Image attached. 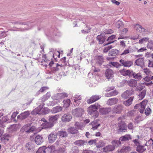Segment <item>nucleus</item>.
Segmentation results:
<instances>
[{
	"instance_id": "4c0bfd02",
	"label": "nucleus",
	"mask_w": 153,
	"mask_h": 153,
	"mask_svg": "<svg viewBox=\"0 0 153 153\" xmlns=\"http://www.w3.org/2000/svg\"><path fill=\"white\" fill-rule=\"evenodd\" d=\"M146 93V90H143L138 94L139 100H142L145 97Z\"/></svg>"
},
{
	"instance_id": "cd10ccee",
	"label": "nucleus",
	"mask_w": 153,
	"mask_h": 153,
	"mask_svg": "<svg viewBox=\"0 0 153 153\" xmlns=\"http://www.w3.org/2000/svg\"><path fill=\"white\" fill-rule=\"evenodd\" d=\"M116 36L115 35H112L110 36H109L108 39L106 40L107 41H108V43L104 45V46H105L106 45H108L111 43H113L114 42V41L112 40L115 38Z\"/></svg>"
},
{
	"instance_id": "2eb2a0df",
	"label": "nucleus",
	"mask_w": 153,
	"mask_h": 153,
	"mask_svg": "<svg viewBox=\"0 0 153 153\" xmlns=\"http://www.w3.org/2000/svg\"><path fill=\"white\" fill-rule=\"evenodd\" d=\"M54 123L47 121L42 123L41 125V126L42 128H50L54 126Z\"/></svg>"
},
{
	"instance_id": "39448f33",
	"label": "nucleus",
	"mask_w": 153,
	"mask_h": 153,
	"mask_svg": "<svg viewBox=\"0 0 153 153\" xmlns=\"http://www.w3.org/2000/svg\"><path fill=\"white\" fill-rule=\"evenodd\" d=\"M134 92L132 89H129L123 93L121 96L123 98H126L134 94Z\"/></svg>"
},
{
	"instance_id": "9d476101",
	"label": "nucleus",
	"mask_w": 153,
	"mask_h": 153,
	"mask_svg": "<svg viewBox=\"0 0 153 153\" xmlns=\"http://www.w3.org/2000/svg\"><path fill=\"white\" fill-rule=\"evenodd\" d=\"M101 97L100 96L97 95L92 96L90 99L87 100V102L88 104L91 103L99 99Z\"/></svg>"
},
{
	"instance_id": "13d9d810",
	"label": "nucleus",
	"mask_w": 153,
	"mask_h": 153,
	"mask_svg": "<svg viewBox=\"0 0 153 153\" xmlns=\"http://www.w3.org/2000/svg\"><path fill=\"white\" fill-rule=\"evenodd\" d=\"M145 114L146 116L149 115L151 113V110L149 107L147 108L145 110Z\"/></svg>"
},
{
	"instance_id": "473e14b6",
	"label": "nucleus",
	"mask_w": 153,
	"mask_h": 153,
	"mask_svg": "<svg viewBox=\"0 0 153 153\" xmlns=\"http://www.w3.org/2000/svg\"><path fill=\"white\" fill-rule=\"evenodd\" d=\"M34 21H28L27 22H21L17 21L16 22H13L12 23L14 24H18L20 25H27L28 26L29 25V24L31 23H33Z\"/></svg>"
},
{
	"instance_id": "6ab92c4d",
	"label": "nucleus",
	"mask_w": 153,
	"mask_h": 153,
	"mask_svg": "<svg viewBox=\"0 0 153 153\" xmlns=\"http://www.w3.org/2000/svg\"><path fill=\"white\" fill-rule=\"evenodd\" d=\"M135 64L140 67H142L144 65V62L143 58H139L136 60L135 61Z\"/></svg>"
},
{
	"instance_id": "c9c22d12",
	"label": "nucleus",
	"mask_w": 153,
	"mask_h": 153,
	"mask_svg": "<svg viewBox=\"0 0 153 153\" xmlns=\"http://www.w3.org/2000/svg\"><path fill=\"white\" fill-rule=\"evenodd\" d=\"M118 93V92L117 90H114L111 91L110 92L107 93L105 94V95L107 97L114 96L117 95Z\"/></svg>"
},
{
	"instance_id": "f8f14e48",
	"label": "nucleus",
	"mask_w": 153,
	"mask_h": 153,
	"mask_svg": "<svg viewBox=\"0 0 153 153\" xmlns=\"http://www.w3.org/2000/svg\"><path fill=\"white\" fill-rule=\"evenodd\" d=\"M57 134H54L51 133L48 135V139L49 142L50 143H53L56 140L57 137Z\"/></svg>"
},
{
	"instance_id": "f03ea898",
	"label": "nucleus",
	"mask_w": 153,
	"mask_h": 153,
	"mask_svg": "<svg viewBox=\"0 0 153 153\" xmlns=\"http://www.w3.org/2000/svg\"><path fill=\"white\" fill-rule=\"evenodd\" d=\"M147 102L146 100H144L140 103L136 104L134 106V108L138 109L139 110L140 113H143L144 111Z\"/></svg>"
},
{
	"instance_id": "4be33fe9",
	"label": "nucleus",
	"mask_w": 153,
	"mask_h": 153,
	"mask_svg": "<svg viewBox=\"0 0 153 153\" xmlns=\"http://www.w3.org/2000/svg\"><path fill=\"white\" fill-rule=\"evenodd\" d=\"M127 83L130 87H134L137 85V82L136 80L132 79L127 81Z\"/></svg>"
},
{
	"instance_id": "f257e3e1",
	"label": "nucleus",
	"mask_w": 153,
	"mask_h": 153,
	"mask_svg": "<svg viewBox=\"0 0 153 153\" xmlns=\"http://www.w3.org/2000/svg\"><path fill=\"white\" fill-rule=\"evenodd\" d=\"M100 107V105L98 104L91 105L87 109L88 114L91 115L93 118L95 119L97 118L99 114L97 109Z\"/></svg>"
},
{
	"instance_id": "5701e85b",
	"label": "nucleus",
	"mask_w": 153,
	"mask_h": 153,
	"mask_svg": "<svg viewBox=\"0 0 153 153\" xmlns=\"http://www.w3.org/2000/svg\"><path fill=\"white\" fill-rule=\"evenodd\" d=\"M111 110L110 107L101 108L100 109V112L102 114H105L110 112Z\"/></svg>"
},
{
	"instance_id": "0eeeda50",
	"label": "nucleus",
	"mask_w": 153,
	"mask_h": 153,
	"mask_svg": "<svg viewBox=\"0 0 153 153\" xmlns=\"http://www.w3.org/2000/svg\"><path fill=\"white\" fill-rule=\"evenodd\" d=\"M106 39V36L103 34H101L98 35L97 37V39L98 41L100 44H102L105 42Z\"/></svg>"
},
{
	"instance_id": "412c9836",
	"label": "nucleus",
	"mask_w": 153,
	"mask_h": 153,
	"mask_svg": "<svg viewBox=\"0 0 153 153\" xmlns=\"http://www.w3.org/2000/svg\"><path fill=\"white\" fill-rule=\"evenodd\" d=\"M87 143V141H85L84 140H76L75 141L74 144L78 146H83L86 143Z\"/></svg>"
},
{
	"instance_id": "8fccbe9b",
	"label": "nucleus",
	"mask_w": 153,
	"mask_h": 153,
	"mask_svg": "<svg viewBox=\"0 0 153 153\" xmlns=\"http://www.w3.org/2000/svg\"><path fill=\"white\" fill-rule=\"evenodd\" d=\"M30 126V124H28L25 125L21 129V131H25V132L27 133V132L28 131V129Z\"/></svg>"
},
{
	"instance_id": "a211bd4d",
	"label": "nucleus",
	"mask_w": 153,
	"mask_h": 153,
	"mask_svg": "<svg viewBox=\"0 0 153 153\" xmlns=\"http://www.w3.org/2000/svg\"><path fill=\"white\" fill-rule=\"evenodd\" d=\"M118 101L117 98H114L109 99L107 102V104L109 105H112L117 104Z\"/></svg>"
},
{
	"instance_id": "603ef678",
	"label": "nucleus",
	"mask_w": 153,
	"mask_h": 153,
	"mask_svg": "<svg viewBox=\"0 0 153 153\" xmlns=\"http://www.w3.org/2000/svg\"><path fill=\"white\" fill-rule=\"evenodd\" d=\"M70 152L71 153H78L79 152L78 149L76 146L73 147Z\"/></svg>"
},
{
	"instance_id": "20e7f679",
	"label": "nucleus",
	"mask_w": 153,
	"mask_h": 153,
	"mask_svg": "<svg viewBox=\"0 0 153 153\" xmlns=\"http://www.w3.org/2000/svg\"><path fill=\"white\" fill-rule=\"evenodd\" d=\"M120 62L122 64L121 65L125 67H130L133 65V62L132 61L129 60H124L121 59L120 60Z\"/></svg>"
},
{
	"instance_id": "4d7b16f0",
	"label": "nucleus",
	"mask_w": 153,
	"mask_h": 153,
	"mask_svg": "<svg viewBox=\"0 0 153 153\" xmlns=\"http://www.w3.org/2000/svg\"><path fill=\"white\" fill-rule=\"evenodd\" d=\"M128 70H126L125 69H123L120 71V74L124 76H126L128 75Z\"/></svg>"
},
{
	"instance_id": "bb28decb",
	"label": "nucleus",
	"mask_w": 153,
	"mask_h": 153,
	"mask_svg": "<svg viewBox=\"0 0 153 153\" xmlns=\"http://www.w3.org/2000/svg\"><path fill=\"white\" fill-rule=\"evenodd\" d=\"M134 98L133 97H131L128 100L124 101L123 103L124 105L126 106H129L131 104Z\"/></svg>"
},
{
	"instance_id": "9b49d317",
	"label": "nucleus",
	"mask_w": 153,
	"mask_h": 153,
	"mask_svg": "<svg viewBox=\"0 0 153 153\" xmlns=\"http://www.w3.org/2000/svg\"><path fill=\"white\" fill-rule=\"evenodd\" d=\"M3 115V113L1 111H0V125H1L8 120V118L7 116H4Z\"/></svg>"
},
{
	"instance_id": "bf43d9fd",
	"label": "nucleus",
	"mask_w": 153,
	"mask_h": 153,
	"mask_svg": "<svg viewBox=\"0 0 153 153\" xmlns=\"http://www.w3.org/2000/svg\"><path fill=\"white\" fill-rule=\"evenodd\" d=\"M113 48L112 45H110L108 47H105L104 48L103 51V52L104 53H106L110 49Z\"/></svg>"
},
{
	"instance_id": "49530a36",
	"label": "nucleus",
	"mask_w": 153,
	"mask_h": 153,
	"mask_svg": "<svg viewBox=\"0 0 153 153\" xmlns=\"http://www.w3.org/2000/svg\"><path fill=\"white\" fill-rule=\"evenodd\" d=\"M149 38L148 37H145L139 40V42L140 43L142 44L146 42H149Z\"/></svg>"
},
{
	"instance_id": "5fc2aeb1",
	"label": "nucleus",
	"mask_w": 153,
	"mask_h": 153,
	"mask_svg": "<svg viewBox=\"0 0 153 153\" xmlns=\"http://www.w3.org/2000/svg\"><path fill=\"white\" fill-rule=\"evenodd\" d=\"M116 27L118 28L122 27H123V23L121 21H118L116 23Z\"/></svg>"
},
{
	"instance_id": "37998d69",
	"label": "nucleus",
	"mask_w": 153,
	"mask_h": 153,
	"mask_svg": "<svg viewBox=\"0 0 153 153\" xmlns=\"http://www.w3.org/2000/svg\"><path fill=\"white\" fill-rule=\"evenodd\" d=\"M64 103V106L67 108L70 105L71 101L69 99H67L63 101Z\"/></svg>"
},
{
	"instance_id": "774afa93",
	"label": "nucleus",
	"mask_w": 153,
	"mask_h": 153,
	"mask_svg": "<svg viewBox=\"0 0 153 153\" xmlns=\"http://www.w3.org/2000/svg\"><path fill=\"white\" fill-rule=\"evenodd\" d=\"M16 130V128L15 126L13 125L9 129V132L11 133L14 131H15Z\"/></svg>"
},
{
	"instance_id": "dca6fc26",
	"label": "nucleus",
	"mask_w": 153,
	"mask_h": 153,
	"mask_svg": "<svg viewBox=\"0 0 153 153\" xmlns=\"http://www.w3.org/2000/svg\"><path fill=\"white\" fill-rule=\"evenodd\" d=\"M134 28L137 31L140 32L142 33H144L147 31V30L143 27L141 25L137 24H135Z\"/></svg>"
},
{
	"instance_id": "de8ad7c7",
	"label": "nucleus",
	"mask_w": 153,
	"mask_h": 153,
	"mask_svg": "<svg viewBox=\"0 0 153 153\" xmlns=\"http://www.w3.org/2000/svg\"><path fill=\"white\" fill-rule=\"evenodd\" d=\"M97 61L99 65H101L104 62V59L102 56H97Z\"/></svg>"
},
{
	"instance_id": "864d4df0",
	"label": "nucleus",
	"mask_w": 153,
	"mask_h": 153,
	"mask_svg": "<svg viewBox=\"0 0 153 153\" xmlns=\"http://www.w3.org/2000/svg\"><path fill=\"white\" fill-rule=\"evenodd\" d=\"M44 153H52V148L51 147L45 148Z\"/></svg>"
},
{
	"instance_id": "4468645a",
	"label": "nucleus",
	"mask_w": 153,
	"mask_h": 153,
	"mask_svg": "<svg viewBox=\"0 0 153 153\" xmlns=\"http://www.w3.org/2000/svg\"><path fill=\"white\" fill-rule=\"evenodd\" d=\"M30 112L28 111L22 113L18 116L17 118L19 120H22L27 118L30 114Z\"/></svg>"
},
{
	"instance_id": "393cba45",
	"label": "nucleus",
	"mask_w": 153,
	"mask_h": 153,
	"mask_svg": "<svg viewBox=\"0 0 153 153\" xmlns=\"http://www.w3.org/2000/svg\"><path fill=\"white\" fill-rule=\"evenodd\" d=\"M120 53L119 51L116 49H113L110 51L108 53V56H114Z\"/></svg>"
},
{
	"instance_id": "ddd939ff",
	"label": "nucleus",
	"mask_w": 153,
	"mask_h": 153,
	"mask_svg": "<svg viewBox=\"0 0 153 153\" xmlns=\"http://www.w3.org/2000/svg\"><path fill=\"white\" fill-rule=\"evenodd\" d=\"M45 105L44 103H42V104L40 105L39 107L37 108V113L39 114H45L46 113L45 112V108H43V106Z\"/></svg>"
},
{
	"instance_id": "c03bdc74",
	"label": "nucleus",
	"mask_w": 153,
	"mask_h": 153,
	"mask_svg": "<svg viewBox=\"0 0 153 153\" xmlns=\"http://www.w3.org/2000/svg\"><path fill=\"white\" fill-rule=\"evenodd\" d=\"M133 78L137 79L138 80H140L142 78V75L140 73H136L135 72L134 73V75L133 76Z\"/></svg>"
},
{
	"instance_id": "aec40b11",
	"label": "nucleus",
	"mask_w": 153,
	"mask_h": 153,
	"mask_svg": "<svg viewBox=\"0 0 153 153\" xmlns=\"http://www.w3.org/2000/svg\"><path fill=\"white\" fill-rule=\"evenodd\" d=\"M59 117V114H56L54 115H51L49 116V120L50 122L53 123L55 122L57 120Z\"/></svg>"
},
{
	"instance_id": "2f4dec72",
	"label": "nucleus",
	"mask_w": 153,
	"mask_h": 153,
	"mask_svg": "<svg viewBox=\"0 0 153 153\" xmlns=\"http://www.w3.org/2000/svg\"><path fill=\"white\" fill-rule=\"evenodd\" d=\"M26 147L29 151H32L34 147V144L31 142H29L26 145Z\"/></svg>"
},
{
	"instance_id": "6e6552de",
	"label": "nucleus",
	"mask_w": 153,
	"mask_h": 153,
	"mask_svg": "<svg viewBox=\"0 0 153 153\" xmlns=\"http://www.w3.org/2000/svg\"><path fill=\"white\" fill-rule=\"evenodd\" d=\"M105 77L108 79L113 77L114 72L112 70L110 69H108L105 71Z\"/></svg>"
},
{
	"instance_id": "72a5a7b5",
	"label": "nucleus",
	"mask_w": 153,
	"mask_h": 153,
	"mask_svg": "<svg viewBox=\"0 0 153 153\" xmlns=\"http://www.w3.org/2000/svg\"><path fill=\"white\" fill-rule=\"evenodd\" d=\"M146 150V148H145L143 146L139 145L137 146L136 150L140 153L143 152Z\"/></svg>"
},
{
	"instance_id": "680f3d73",
	"label": "nucleus",
	"mask_w": 153,
	"mask_h": 153,
	"mask_svg": "<svg viewBox=\"0 0 153 153\" xmlns=\"http://www.w3.org/2000/svg\"><path fill=\"white\" fill-rule=\"evenodd\" d=\"M110 64L113 66L117 68H119L121 65L118 62H111L110 63Z\"/></svg>"
},
{
	"instance_id": "a19ab883",
	"label": "nucleus",
	"mask_w": 153,
	"mask_h": 153,
	"mask_svg": "<svg viewBox=\"0 0 153 153\" xmlns=\"http://www.w3.org/2000/svg\"><path fill=\"white\" fill-rule=\"evenodd\" d=\"M11 137V136L9 134H5L3 136V137L1 138V140H2L3 139L4 141L7 142L9 140Z\"/></svg>"
},
{
	"instance_id": "c756f323",
	"label": "nucleus",
	"mask_w": 153,
	"mask_h": 153,
	"mask_svg": "<svg viewBox=\"0 0 153 153\" xmlns=\"http://www.w3.org/2000/svg\"><path fill=\"white\" fill-rule=\"evenodd\" d=\"M57 134L61 137H66L68 136V133L66 131L61 130L59 131Z\"/></svg>"
},
{
	"instance_id": "e2e57ef3",
	"label": "nucleus",
	"mask_w": 153,
	"mask_h": 153,
	"mask_svg": "<svg viewBox=\"0 0 153 153\" xmlns=\"http://www.w3.org/2000/svg\"><path fill=\"white\" fill-rule=\"evenodd\" d=\"M35 129V127L34 126H32L30 127V126H29L28 129V131L27 132V133H29L34 131Z\"/></svg>"
},
{
	"instance_id": "58836bf2",
	"label": "nucleus",
	"mask_w": 153,
	"mask_h": 153,
	"mask_svg": "<svg viewBox=\"0 0 153 153\" xmlns=\"http://www.w3.org/2000/svg\"><path fill=\"white\" fill-rule=\"evenodd\" d=\"M130 150V147L129 146H124L120 151V153H126Z\"/></svg>"
},
{
	"instance_id": "052dcab7",
	"label": "nucleus",
	"mask_w": 153,
	"mask_h": 153,
	"mask_svg": "<svg viewBox=\"0 0 153 153\" xmlns=\"http://www.w3.org/2000/svg\"><path fill=\"white\" fill-rule=\"evenodd\" d=\"M93 70L94 72L93 73H94V75H96L97 76H99L100 75L98 73L100 71V70L99 68H96L94 67Z\"/></svg>"
},
{
	"instance_id": "3c124183",
	"label": "nucleus",
	"mask_w": 153,
	"mask_h": 153,
	"mask_svg": "<svg viewBox=\"0 0 153 153\" xmlns=\"http://www.w3.org/2000/svg\"><path fill=\"white\" fill-rule=\"evenodd\" d=\"M144 72L147 75L152 76L153 74L152 73L151 71L149 69L147 68H145L144 69Z\"/></svg>"
},
{
	"instance_id": "ea45409f",
	"label": "nucleus",
	"mask_w": 153,
	"mask_h": 153,
	"mask_svg": "<svg viewBox=\"0 0 153 153\" xmlns=\"http://www.w3.org/2000/svg\"><path fill=\"white\" fill-rule=\"evenodd\" d=\"M68 132L71 134H75L78 132V130L74 127H71L67 129Z\"/></svg>"
},
{
	"instance_id": "79ce46f5",
	"label": "nucleus",
	"mask_w": 153,
	"mask_h": 153,
	"mask_svg": "<svg viewBox=\"0 0 153 153\" xmlns=\"http://www.w3.org/2000/svg\"><path fill=\"white\" fill-rule=\"evenodd\" d=\"M147 47L148 48L153 51V40H151L148 42Z\"/></svg>"
},
{
	"instance_id": "0e129e2a",
	"label": "nucleus",
	"mask_w": 153,
	"mask_h": 153,
	"mask_svg": "<svg viewBox=\"0 0 153 153\" xmlns=\"http://www.w3.org/2000/svg\"><path fill=\"white\" fill-rule=\"evenodd\" d=\"M127 130V127L126 125L123 126L121 127H119V129L120 132H125V131Z\"/></svg>"
},
{
	"instance_id": "69168bd1",
	"label": "nucleus",
	"mask_w": 153,
	"mask_h": 153,
	"mask_svg": "<svg viewBox=\"0 0 153 153\" xmlns=\"http://www.w3.org/2000/svg\"><path fill=\"white\" fill-rule=\"evenodd\" d=\"M134 72L132 70H128L127 76H129V77H132L134 75Z\"/></svg>"
},
{
	"instance_id": "f3484780",
	"label": "nucleus",
	"mask_w": 153,
	"mask_h": 153,
	"mask_svg": "<svg viewBox=\"0 0 153 153\" xmlns=\"http://www.w3.org/2000/svg\"><path fill=\"white\" fill-rule=\"evenodd\" d=\"M35 141L37 145H40L43 142L44 139L42 135H38L35 137Z\"/></svg>"
},
{
	"instance_id": "7ed1b4c3",
	"label": "nucleus",
	"mask_w": 153,
	"mask_h": 153,
	"mask_svg": "<svg viewBox=\"0 0 153 153\" xmlns=\"http://www.w3.org/2000/svg\"><path fill=\"white\" fill-rule=\"evenodd\" d=\"M84 111L83 109L81 108H77L72 110V113L73 115L76 117H81L84 114Z\"/></svg>"
},
{
	"instance_id": "c85d7f7f",
	"label": "nucleus",
	"mask_w": 153,
	"mask_h": 153,
	"mask_svg": "<svg viewBox=\"0 0 153 153\" xmlns=\"http://www.w3.org/2000/svg\"><path fill=\"white\" fill-rule=\"evenodd\" d=\"M62 107L59 106H57L53 107L51 110V112L53 113H56L59 112L62 110Z\"/></svg>"
},
{
	"instance_id": "1a4fd4ad",
	"label": "nucleus",
	"mask_w": 153,
	"mask_h": 153,
	"mask_svg": "<svg viewBox=\"0 0 153 153\" xmlns=\"http://www.w3.org/2000/svg\"><path fill=\"white\" fill-rule=\"evenodd\" d=\"M123 106L121 105L118 104L115 105L113 108V111L114 113L119 114L122 111Z\"/></svg>"
},
{
	"instance_id": "f704fd0d",
	"label": "nucleus",
	"mask_w": 153,
	"mask_h": 153,
	"mask_svg": "<svg viewBox=\"0 0 153 153\" xmlns=\"http://www.w3.org/2000/svg\"><path fill=\"white\" fill-rule=\"evenodd\" d=\"M120 141L119 140H115L112 141L111 143L112 145V146L114 147V148L115 147H117L120 145L121 143Z\"/></svg>"
},
{
	"instance_id": "423d86ee",
	"label": "nucleus",
	"mask_w": 153,
	"mask_h": 153,
	"mask_svg": "<svg viewBox=\"0 0 153 153\" xmlns=\"http://www.w3.org/2000/svg\"><path fill=\"white\" fill-rule=\"evenodd\" d=\"M72 118V116L70 114L66 113L64 114L62 117L61 119L62 121L66 123L69 122Z\"/></svg>"
},
{
	"instance_id": "09e8293b",
	"label": "nucleus",
	"mask_w": 153,
	"mask_h": 153,
	"mask_svg": "<svg viewBox=\"0 0 153 153\" xmlns=\"http://www.w3.org/2000/svg\"><path fill=\"white\" fill-rule=\"evenodd\" d=\"M143 79L148 82L150 81L151 80H153V75H147L146 76L143 78Z\"/></svg>"
},
{
	"instance_id": "6e6d98bb",
	"label": "nucleus",
	"mask_w": 153,
	"mask_h": 153,
	"mask_svg": "<svg viewBox=\"0 0 153 153\" xmlns=\"http://www.w3.org/2000/svg\"><path fill=\"white\" fill-rule=\"evenodd\" d=\"M133 51H132L131 50H129V49H127L125 50L123 52L120 54V55L121 56H125L127 54L129 53H131Z\"/></svg>"
},
{
	"instance_id": "7c9ffc66",
	"label": "nucleus",
	"mask_w": 153,
	"mask_h": 153,
	"mask_svg": "<svg viewBox=\"0 0 153 153\" xmlns=\"http://www.w3.org/2000/svg\"><path fill=\"white\" fill-rule=\"evenodd\" d=\"M131 138V136L129 135H126L120 137V140L123 141H126L129 140Z\"/></svg>"
},
{
	"instance_id": "e433bc0d",
	"label": "nucleus",
	"mask_w": 153,
	"mask_h": 153,
	"mask_svg": "<svg viewBox=\"0 0 153 153\" xmlns=\"http://www.w3.org/2000/svg\"><path fill=\"white\" fill-rule=\"evenodd\" d=\"M105 144V143L102 140H100L95 145L96 147L97 148H100L103 147Z\"/></svg>"
},
{
	"instance_id": "b1692460",
	"label": "nucleus",
	"mask_w": 153,
	"mask_h": 153,
	"mask_svg": "<svg viewBox=\"0 0 153 153\" xmlns=\"http://www.w3.org/2000/svg\"><path fill=\"white\" fill-rule=\"evenodd\" d=\"M114 147L112 145H108L103 148V151L105 152H108L114 150Z\"/></svg>"
},
{
	"instance_id": "a18cd8bd",
	"label": "nucleus",
	"mask_w": 153,
	"mask_h": 153,
	"mask_svg": "<svg viewBox=\"0 0 153 153\" xmlns=\"http://www.w3.org/2000/svg\"><path fill=\"white\" fill-rule=\"evenodd\" d=\"M91 125L92 126V129L93 130L97 129L100 125V124H97L96 123H95V122H92L91 123Z\"/></svg>"
},
{
	"instance_id": "338daca9",
	"label": "nucleus",
	"mask_w": 153,
	"mask_h": 153,
	"mask_svg": "<svg viewBox=\"0 0 153 153\" xmlns=\"http://www.w3.org/2000/svg\"><path fill=\"white\" fill-rule=\"evenodd\" d=\"M82 125L81 123L76 122L75 124V126L77 129H79L81 128Z\"/></svg>"
},
{
	"instance_id": "a878e982",
	"label": "nucleus",
	"mask_w": 153,
	"mask_h": 153,
	"mask_svg": "<svg viewBox=\"0 0 153 153\" xmlns=\"http://www.w3.org/2000/svg\"><path fill=\"white\" fill-rule=\"evenodd\" d=\"M51 96L50 92H47L45 94L43 95L41 98V100L42 103H44Z\"/></svg>"
}]
</instances>
